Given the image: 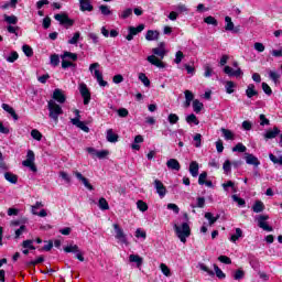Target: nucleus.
I'll return each mask as SVG.
<instances>
[{"label": "nucleus", "mask_w": 282, "mask_h": 282, "mask_svg": "<svg viewBox=\"0 0 282 282\" xmlns=\"http://www.w3.org/2000/svg\"><path fill=\"white\" fill-rule=\"evenodd\" d=\"M48 117L54 122H58V116H63V108L55 100H50L47 104Z\"/></svg>", "instance_id": "f257e3e1"}, {"label": "nucleus", "mask_w": 282, "mask_h": 282, "mask_svg": "<svg viewBox=\"0 0 282 282\" xmlns=\"http://www.w3.org/2000/svg\"><path fill=\"white\" fill-rule=\"evenodd\" d=\"M174 230L180 241L186 243V238L191 237V226L187 223H183L182 226L174 225Z\"/></svg>", "instance_id": "f03ea898"}, {"label": "nucleus", "mask_w": 282, "mask_h": 282, "mask_svg": "<svg viewBox=\"0 0 282 282\" xmlns=\"http://www.w3.org/2000/svg\"><path fill=\"white\" fill-rule=\"evenodd\" d=\"M98 67H100L99 63H93L89 66V72L91 74H94V77L96 78V80H97L98 85H100V87H107L108 83L102 79V73H100Z\"/></svg>", "instance_id": "7ed1b4c3"}, {"label": "nucleus", "mask_w": 282, "mask_h": 282, "mask_svg": "<svg viewBox=\"0 0 282 282\" xmlns=\"http://www.w3.org/2000/svg\"><path fill=\"white\" fill-rule=\"evenodd\" d=\"M112 227L115 230V239H117L119 243L129 246V240H127V234H124V230L120 228V225L113 224Z\"/></svg>", "instance_id": "20e7f679"}, {"label": "nucleus", "mask_w": 282, "mask_h": 282, "mask_svg": "<svg viewBox=\"0 0 282 282\" xmlns=\"http://www.w3.org/2000/svg\"><path fill=\"white\" fill-rule=\"evenodd\" d=\"M55 21H58L59 25H64L66 29L74 25V20L69 19L67 13H57L54 15Z\"/></svg>", "instance_id": "39448f33"}, {"label": "nucleus", "mask_w": 282, "mask_h": 282, "mask_svg": "<svg viewBox=\"0 0 282 282\" xmlns=\"http://www.w3.org/2000/svg\"><path fill=\"white\" fill-rule=\"evenodd\" d=\"M34 151L29 150L26 153V160L22 162V165L30 169L33 173H36V165L34 164Z\"/></svg>", "instance_id": "423d86ee"}, {"label": "nucleus", "mask_w": 282, "mask_h": 282, "mask_svg": "<svg viewBox=\"0 0 282 282\" xmlns=\"http://www.w3.org/2000/svg\"><path fill=\"white\" fill-rule=\"evenodd\" d=\"M267 219H270V216L268 215H259L256 218V221H258L259 228H262V230H265L267 232H272L274 230L270 225H268Z\"/></svg>", "instance_id": "0eeeda50"}, {"label": "nucleus", "mask_w": 282, "mask_h": 282, "mask_svg": "<svg viewBox=\"0 0 282 282\" xmlns=\"http://www.w3.org/2000/svg\"><path fill=\"white\" fill-rule=\"evenodd\" d=\"M225 30L226 32H232V34H239L240 32V28L239 26H235V23L232 22V19L230 17H225Z\"/></svg>", "instance_id": "6e6552de"}, {"label": "nucleus", "mask_w": 282, "mask_h": 282, "mask_svg": "<svg viewBox=\"0 0 282 282\" xmlns=\"http://www.w3.org/2000/svg\"><path fill=\"white\" fill-rule=\"evenodd\" d=\"M79 93L84 98V105H89V101L91 100V93H89V88H87L86 84L79 85Z\"/></svg>", "instance_id": "1a4fd4ad"}, {"label": "nucleus", "mask_w": 282, "mask_h": 282, "mask_svg": "<svg viewBox=\"0 0 282 282\" xmlns=\"http://www.w3.org/2000/svg\"><path fill=\"white\" fill-rule=\"evenodd\" d=\"M154 188H155L159 197H161V199L166 197V186H164V183H162V181L155 180Z\"/></svg>", "instance_id": "9d476101"}, {"label": "nucleus", "mask_w": 282, "mask_h": 282, "mask_svg": "<svg viewBox=\"0 0 282 282\" xmlns=\"http://www.w3.org/2000/svg\"><path fill=\"white\" fill-rule=\"evenodd\" d=\"M53 100H56V102H59V105L65 104L67 100V97H65V91H63L61 88H56L53 91Z\"/></svg>", "instance_id": "9b49d317"}, {"label": "nucleus", "mask_w": 282, "mask_h": 282, "mask_svg": "<svg viewBox=\"0 0 282 282\" xmlns=\"http://www.w3.org/2000/svg\"><path fill=\"white\" fill-rule=\"evenodd\" d=\"M79 10L82 12H93L94 6L91 4V0H79Z\"/></svg>", "instance_id": "f8f14e48"}, {"label": "nucleus", "mask_w": 282, "mask_h": 282, "mask_svg": "<svg viewBox=\"0 0 282 282\" xmlns=\"http://www.w3.org/2000/svg\"><path fill=\"white\" fill-rule=\"evenodd\" d=\"M74 175L75 177H77L79 182H82V184H84L86 188H88V191H94V186L89 184V181L87 180V177L83 176L80 172L76 171L74 172Z\"/></svg>", "instance_id": "ddd939ff"}, {"label": "nucleus", "mask_w": 282, "mask_h": 282, "mask_svg": "<svg viewBox=\"0 0 282 282\" xmlns=\"http://www.w3.org/2000/svg\"><path fill=\"white\" fill-rule=\"evenodd\" d=\"M245 160H246L247 164H250L251 166H259L261 164L259 159L250 153L245 154Z\"/></svg>", "instance_id": "4468645a"}, {"label": "nucleus", "mask_w": 282, "mask_h": 282, "mask_svg": "<svg viewBox=\"0 0 282 282\" xmlns=\"http://www.w3.org/2000/svg\"><path fill=\"white\" fill-rule=\"evenodd\" d=\"M148 62L151 63V65H154L155 67H159L160 69H164L165 65L162 61H160L159 58H156L155 55H150L147 58Z\"/></svg>", "instance_id": "2eb2a0df"}, {"label": "nucleus", "mask_w": 282, "mask_h": 282, "mask_svg": "<svg viewBox=\"0 0 282 282\" xmlns=\"http://www.w3.org/2000/svg\"><path fill=\"white\" fill-rule=\"evenodd\" d=\"M72 124L80 129L85 133H89V127L85 124V122L80 121V119H70Z\"/></svg>", "instance_id": "dca6fc26"}, {"label": "nucleus", "mask_w": 282, "mask_h": 282, "mask_svg": "<svg viewBox=\"0 0 282 282\" xmlns=\"http://www.w3.org/2000/svg\"><path fill=\"white\" fill-rule=\"evenodd\" d=\"M166 166L171 171H180V169H182V165H180V161H177V159L167 160Z\"/></svg>", "instance_id": "f3484780"}, {"label": "nucleus", "mask_w": 282, "mask_h": 282, "mask_svg": "<svg viewBox=\"0 0 282 282\" xmlns=\"http://www.w3.org/2000/svg\"><path fill=\"white\" fill-rule=\"evenodd\" d=\"M224 72L225 74H227V76H236V78H239V76L243 74V72H241V68H237L236 70H234L230 66H225Z\"/></svg>", "instance_id": "a211bd4d"}, {"label": "nucleus", "mask_w": 282, "mask_h": 282, "mask_svg": "<svg viewBox=\"0 0 282 282\" xmlns=\"http://www.w3.org/2000/svg\"><path fill=\"white\" fill-rule=\"evenodd\" d=\"M129 261L130 263H135L137 268H142V264L144 263V259L139 254H130Z\"/></svg>", "instance_id": "6ab92c4d"}, {"label": "nucleus", "mask_w": 282, "mask_h": 282, "mask_svg": "<svg viewBox=\"0 0 282 282\" xmlns=\"http://www.w3.org/2000/svg\"><path fill=\"white\" fill-rule=\"evenodd\" d=\"M189 173H191L192 177H197V175H199V163H197V161L191 162Z\"/></svg>", "instance_id": "aec40b11"}, {"label": "nucleus", "mask_w": 282, "mask_h": 282, "mask_svg": "<svg viewBox=\"0 0 282 282\" xmlns=\"http://www.w3.org/2000/svg\"><path fill=\"white\" fill-rule=\"evenodd\" d=\"M279 133H281V130L274 127L272 130L267 131V133L264 134V140H274V138H276Z\"/></svg>", "instance_id": "412c9836"}, {"label": "nucleus", "mask_w": 282, "mask_h": 282, "mask_svg": "<svg viewBox=\"0 0 282 282\" xmlns=\"http://www.w3.org/2000/svg\"><path fill=\"white\" fill-rule=\"evenodd\" d=\"M153 54H155V56H160V58H164V56H166V51L164 50V43L160 44V47H155L152 50Z\"/></svg>", "instance_id": "4be33fe9"}, {"label": "nucleus", "mask_w": 282, "mask_h": 282, "mask_svg": "<svg viewBox=\"0 0 282 282\" xmlns=\"http://www.w3.org/2000/svg\"><path fill=\"white\" fill-rule=\"evenodd\" d=\"M160 39V33L158 31L149 30L145 34L147 41H158Z\"/></svg>", "instance_id": "5701e85b"}, {"label": "nucleus", "mask_w": 282, "mask_h": 282, "mask_svg": "<svg viewBox=\"0 0 282 282\" xmlns=\"http://www.w3.org/2000/svg\"><path fill=\"white\" fill-rule=\"evenodd\" d=\"M246 95L249 97V98H252L254 96H259V91H257L256 87H254V84H249L248 87H247V90H246Z\"/></svg>", "instance_id": "b1692460"}, {"label": "nucleus", "mask_w": 282, "mask_h": 282, "mask_svg": "<svg viewBox=\"0 0 282 282\" xmlns=\"http://www.w3.org/2000/svg\"><path fill=\"white\" fill-rule=\"evenodd\" d=\"M4 22L8 23L9 25H17L19 23V18L17 15H3Z\"/></svg>", "instance_id": "393cba45"}, {"label": "nucleus", "mask_w": 282, "mask_h": 282, "mask_svg": "<svg viewBox=\"0 0 282 282\" xmlns=\"http://www.w3.org/2000/svg\"><path fill=\"white\" fill-rule=\"evenodd\" d=\"M4 178L7 182H10V184H17L19 182V176H17V174H12L11 172L4 173Z\"/></svg>", "instance_id": "a878e982"}, {"label": "nucleus", "mask_w": 282, "mask_h": 282, "mask_svg": "<svg viewBox=\"0 0 282 282\" xmlns=\"http://www.w3.org/2000/svg\"><path fill=\"white\" fill-rule=\"evenodd\" d=\"M99 10L104 17H111V14H113V11H111V8L107 4L99 6Z\"/></svg>", "instance_id": "bb28decb"}, {"label": "nucleus", "mask_w": 282, "mask_h": 282, "mask_svg": "<svg viewBox=\"0 0 282 282\" xmlns=\"http://www.w3.org/2000/svg\"><path fill=\"white\" fill-rule=\"evenodd\" d=\"M252 210L253 213H263V210H265V205H263V202L257 200L252 206Z\"/></svg>", "instance_id": "cd10ccee"}, {"label": "nucleus", "mask_w": 282, "mask_h": 282, "mask_svg": "<svg viewBox=\"0 0 282 282\" xmlns=\"http://www.w3.org/2000/svg\"><path fill=\"white\" fill-rule=\"evenodd\" d=\"M144 30V24H140L139 26H129L128 32L132 35L135 36L137 34H140Z\"/></svg>", "instance_id": "c85d7f7f"}, {"label": "nucleus", "mask_w": 282, "mask_h": 282, "mask_svg": "<svg viewBox=\"0 0 282 282\" xmlns=\"http://www.w3.org/2000/svg\"><path fill=\"white\" fill-rule=\"evenodd\" d=\"M106 138L108 142H118V134L115 133L112 129L107 130Z\"/></svg>", "instance_id": "c756f323"}, {"label": "nucleus", "mask_w": 282, "mask_h": 282, "mask_svg": "<svg viewBox=\"0 0 282 282\" xmlns=\"http://www.w3.org/2000/svg\"><path fill=\"white\" fill-rule=\"evenodd\" d=\"M225 140H235V133L230 131L229 129L221 128L220 129Z\"/></svg>", "instance_id": "7c9ffc66"}, {"label": "nucleus", "mask_w": 282, "mask_h": 282, "mask_svg": "<svg viewBox=\"0 0 282 282\" xmlns=\"http://www.w3.org/2000/svg\"><path fill=\"white\" fill-rule=\"evenodd\" d=\"M204 23H206L207 25H214V28H217L219 25L217 19L212 15L204 18Z\"/></svg>", "instance_id": "2f4dec72"}, {"label": "nucleus", "mask_w": 282, "mask_h": 282, "mask_svg": "<svg viewBox=\"0 0 282 282\" xmlns=\"http://www.w3.org/2000/svg\"><path fill=\"white\" fill-rule=\"evenodd\" d=\"M269 78L274 82L275 85H279V80L281 78V74L274 70L269 72Z\"/></svg>", "instance_id": "473e14b6"}, {"label": "nucleus", "mask_w": 282, "mask_h": 282, "mask_svg": "<svg viewBox=\"0 0 282 282\" xmlns=\"http://www.w3.org/2000/svg\"><path fill=\"white\" fill-rule=\"evenodd\" d=\"M61 58H67V61H78V55L72 52H64Z\"/></svg>", "instance_id": "72a5a7b5"}, {"label": "nucleus", "mask_w": 282, "mask_h": 282, "mask_svg": "<svg viewBox=\"0 0 282 282\" xmlns=\"http://www.w3.org/2000/svg\"><path fill=\"white\" fill-rule=\"evenodd\" d=\"M241 237H243V231L241 230V228H237L236 234L231 235L230 241L235 243L236 241H238V239H241Z\"/></svg>", "instance_id": "f704fd0d"}, {"label": "nucleus", "mask_w": 282, "mask_h": 282, "mask_svg": "<svg viewBox=\"0 0 282 282\" xmlns=\"http://www.w3.org/2000/svg\"><path fill=\"white\" fill-rule=\"evenodd\" d=\"M45 261V258L43 256H40L36 260H32L26 262L28 268H34L35 265H39V263H43Z\"/></svg>", "instance_id": "c9c22d12"}, {"label": "nucleus", "mask_w": 282, "mask_h": 282, "mask_svg": "<svg viewBox=\"0 0 282 282\" xmlns=\"http://www.w3.org/2000/svg\"><path fill=\"white\" fill-rule=\"evenodd\" d=\"M139 80H141V83H143L144 87H151V80L149 79V77H147V74L140 73Z\"/></svg>", "instance_id": "e433bc0d"}, {"label": "nucleus", "mask_w": 282, "mask_h": 282, "mask_svg": "<svg viewBox=\"0 0 282 282\" xmlns=\"http://www.w3.org/2000/svg\"><path fill=\"white\" fill-rule=\"evenodd\" d=\"M248 151V148L243 145V143H237L236 147L232 148L234 153H246Z\"/></svg>", "instance_id": "4c0bfd02"}, {"label": "nucleus", "mask_w": 282, "mask_h": 282, "mask_svg": "<svg viewBox=\"0 0 282 282\" xmlns=\"http://www.w3.org/2000/svg\"><path fill=\"white\" fill-rule=\"evenodd\" d=\"M269 160H271L272 163L278 164L279 166H282V155L276 156V155L270 153Z\"/></svg>", "instance_id": "58836bf2"}, {"label": "nucleus", "mask_w": 282, "mask_h": 282, "mask_svg": "<svg viewBox=\"0 0 282 282\" xmlns=\"http://www.w3.org/2000/svg\"><path fill=\"white\" fill-rule=\"evenodd\" d=\"M22 248H26L29 250H36V247H34V240L28 239L22 242Z\"/></svg>", "instance_id": "ea45409f"}, {"label": "nucleus", "mask_w": 282, "mask_h": 282, "mask_svg": "<svg viewBox=\"0 0 282 282\" xmlns=\"http://www.w3.org/2000/svg\"><path fill=\"white\" fill-rule=\"evenodd\" d=\"M80 248H78V245H69L64 248V252H73V254H76V252H78Z\"/></svg>", "instance_id": "a19ab883"}, {"label": "nucleus", "mask_w": 282, "mask_h": 282, "mask_svg": "<svg viewBox=\"0 0 282 282\" xmlns=\"http://www.w3.org/2000/svg\"><path fill=\"white\" fill-rule=\"evenodd\" d=\"M193 109L195 113H199L202 109H204V104H202L198 99H195L193 101Z\"/></svg>", "instance_id": "79ce46f5"}, {"label": "nucleus", "mask_w": 282, "mask_h": 282, "mask_svg": "<svg viewBox=\"0 0 282 282\" xmlns=\"http://www.w3.org/2000/svg\"><path fill=\"white\" fill-rule=\"evenodd\" d=\"M205 219H207L209 221V226H213V224H215L217 221V219H219V215H217L216 217L213 216V213H206L205 214Z\"/></svg>", "instance_id": "37998d69"}, {"label": "nucleus", "mask_w": 282, "mask_h": 282, "mask_svg": "<svg viewBox=\"0 0 282 282\" xmlns=\"http://www.w3.org/2000/svg\"><path fill=\"white\" fill-rule=\"evenodd\" d=\"M98 207L100 208V210H109V203L106 198L101 197L99 199Z\"/></svg>", "instance_id": "c03bdc74"}, {"label": "nucleus", "mask_w": 282, "mask_h": 282, "mask_svg": "<svg viewBox=\"0 0 282 282\" xmlns=\"http://www.w3.org/2000/svg\"><path fill=\"white\" fill-rule=\"evenodd\" d=\"M186 122L188 124H199V120L197 119V116H195V113H191L189 116H187Z\"/></svg>", "instance_id": "a18cd8bd"}, {"label": "nucleus", "mask_w": 282, "mask_h": 282, "mask_svg": "<svg viewBox=\"0 0 282 282\" xmlns=\"http://www.w3.org/2000/svg\"><path fill=\"white\" fill-rule=\"evenodd\" d=\"M78 41H80V32H75L73 37L68 40V45H77Z\"/></svg>", "instance_id": "49530a36"}, {"label": "nucleus", "mask_w": 282, "mask_h": 282, "mask_svg": "<svg viewBox=\"0 0 282 282\" xmlns=\"http://www.w3.org/2000/svg\"><path fill=\"white\" fill-rule=\"evenodd\" d=\"M31 137L33 138V140H37V142H41V140H43V134L36 129H33L31 131Z\"/></svg>", "instance_id": "de8ad7c7"}, {"label": "nucleus", "mask_w": 282, "mask_h": 282, "mask_svg": "<svg viewBox=\"0 0 282 282\" xmlns=\"http://www.w3.org/2000/svg\"><path fill=\"white\" fill-rule=\"evenodd\" d=\"M167 120L170 124H177V122H180V116H177L176 113H170L167 116Z\"/></svg>", "instance_id": "09e8293b"}, {"label": "nucleus", "mask_w": 282, "mask_h": 282, "mask_svg": "<svg viewBox=\"0 0 282 282\" xmlns=\"http://www.w3.org/2000/svg\"><path fill=\"white\" fill-rule=\"evenodd\" d=\"M137 208H139L141 213H147V210H149V205H147V203H144L143 200H138Z\"/></svg>", "instance_id": "8fccbe9b"}, {"label": "nucleus", "mask_w": 282, "mask_h": 282, "mask_svg": "<svg viewBox=\"0 0 282 282\" xmlns=\"http://www.w3.org/2000/svg\"><path fill=\"white\" fill-rule=\"evenodd\" d=\"M62 67L63 69H67V67H76V64L69 62L67 57H62Z\"/></svg>", "instance_id": "3c124183"}, {"label": "nucleus", "mask_w": 282, "mask_h": 282, "mask_svg": "<svg viewBox=\"0 0 282 282\" xmlns=\"http://www.w3.org/2000/svg\"><path fill=\"white\" fill-rule=\"evenodd\" d=\"M223 188L224 191H226V193H228V188H231L234 193H237V189L235 188V182L232 181H228L227 183H224Z\"/></svg>", "instance_id": "603ef678"}, {"label": "nucleus", "mask_w": 282, "mask_h": 282, "mask_svg": "<svg viewBox=\"0 0 282 282\" xmlns=\"http://www.w3.org/2000/svg\"><path fill=\"white\" fill-rule=\"evenodd\" d=\"M23 232H28V227H25V225H21L20 228L15 230L14 239H19Z\"/></svg>", "instance_id": "864d4df0"}, {"label": "nucleus", "mask_w": 282, "mask_h": 282, "mask_svg": "<svg viewBox=\"0 0 282 282\" xmlns=\"http://www.w3.org/2000/svg\"><path fill=\"white\" fill-rule=\"evenodd\" d=\"M131 14H133V9H126L121 12V14H119V19H129Z\"/></svg>", "instance_id": "5fc2aeb1"}, {"label": "nucleus", "mask_w": 282, "mask_h": 282, "mask_svg": "<svg viewBox=\"0 0 282 282\" xmlns=\"http://www.w3.org/2000/svg\"><path fill=\"white\" fill-rule=\"evenodd\" d=\"M61 63V57L56 54L51 55V65H53V67H58Z\"/></svg>", "instance_id": "6e6d98bb"}, {"label": "nucleus", "mask_w": 282, "mask_h": 282, "mask_svg": "<svg viewBox=\"0 0 282 282\" xmlns=\"http://www.w3.org/2000/svg\"><path fill=\"white\" fill-rule=\"evenodd\" d=\"M215 274L218 279H226V273L218 268L217 264H214Z\"/></svg>", "instance_id": "4d7b16f0"}, {"label": "nucleus", "mask_w": 282, "mask_h": 282, "mask_svg": "<svg viewBox=\"0 0 282 282\" xmlns=\"http://www.w3.org/2000/svg\"><path fill=\"white\" fill-rule=\"evenodd\" d=\"M22 51L25 54V56L30 57L34 55V51L30 47V45L25 44L22 46Z\"/></svg>", "instance_id": "13d9d810"}, {"label": "nucleus", "mask_w": 282, "mask_h": 282, "mask_svg": "<svg viewBox=\"0 0 282 282\" xmlns=\"http://www.w3.org/2000/svg\"><path fill=\"white\" fill-rule=\"evenodd\" d=\"M19 59V53L17 51L11 52L10 56L7 57L8 63H14Z\"/></svg>", "instance_id": "bf43d9fd"}, {"label": "nucleus", "mask_w": 282, "mask_h": 282, "mask_svg": "<svg viewBox=\"0 0 282 282\" xmlns=\"http://www.w3.org/2000/svg\"><path fill=\"white\" fill-rule=\"evenodd\" d=\"M225 89L228 94H235V83L234 82H227Z\"/></svg>", "instance_id": "052dcab7"}, {"label": "nucleus", "mask_w": 282, "mask_h": 282, "mask_svg": "<svg viewBox=\"0 0 282 282\" xmlns=\"http://www.w3.org/2000/svg\"><path fill=\"white\" fill-rule=\"evenodd\" d=\"M194 147H196V149H199V147H202V135L199 133H196L194 135Z\"/></svg>", "instance_id": "680f3d73"}, {"label": "nucleus", "mask_w": 282, "mask_h": 282, "mask_svg": "<svg viewBox=\"0 0 282 282\" xmlns=\"http://www.w3.org/2000/svg\"><path fill=\"white\" fill-rule=\"evenodd\" d=\"M218 261H220V263H225L226 265H230V263H232V260H230L228 256L218 257Z\"/></svg>", "instance_id": "e2e57ef3"}, {"label": "nucleus", "mask_w": 282, "mask_h": 282, "mask_svg": "<svg viewBox=\"0 0 282 282\" xmlns=\"http://www.w3.org/2000/svg\"><path fill=\"white\" fill-rule=\"evenodd\" d=\"M182 58H184V53L182 51H177L175 54L174 63H176V65H180V63H182Z\"/></svg>", "instance_id": "0e129e2a"}, {"label": "nucleus", "mask_w": 282, "mask_h": 282, "mask_svg": "<svg viewBox=\"0 0 282 282\" xmlns=\"http://www.w3.org/2000/svg\"><path fill=\"white\" fill-rule=\"evenodd\" d=\"M160 268L165 276H171V269L166 264L161 263Z\"/></svg>", "instance_id": "69168bd1"}, {"label": "nucleus", "mask_w": 282, "mask_h": 282, "mask_svg": "<svg viewBox=\"0 0 282 282\" xmlns=\"http://www.w3.org/2000/svg\"><path fill=\"white\" fill-rule=\"evenodd\" d=\"M234 202L238 203V206L243 207L246 206V200L237 195H232Z\"/></svg>", "instance_id": "338daca9"}, {"label": "nucleus", "mask_w": 282, "mask_h": 282, "mask_svg": "<svg viewBox=\"0 0 282 282\" xmlns=\"http://www.w3.org/2000/svg\"><path fill=\"white\" fill-rule=\"evenodd\" d=\"M107 155H109V150L97 151L98 160H105V158H107Z\"/></svg>", "instance_id": "774afa93"}]
</instances>
